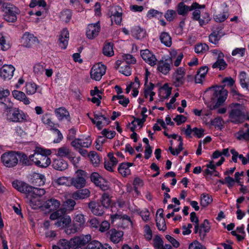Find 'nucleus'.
<instances>
[{
    "label": "nucleus",
    "mask_w": 249,
    "mask_h": 249,
    "mask_svg": "<svg viewBox=\"0 0 249 249\" xmlns=\"http://www.w3.org/2000/svg\"><path fill=\"white\" fill-rule=\"evenodd\" d=\"M228 91L222 87L208 89L203 95V99L208 107L213 110L221 106L226 100Z\"/></svg>",
    "instance_id": "obj_1"
},
{
    "label": "nucleus",
    "mask_w": 249,
    "mask_h": 249,
    "mask_svg": "<svg viewBox=\"0 0 249 249\" xmlns=\"http://www.w3.org/2000/svg\"><path fill=\"white\" fill-rule=\"evenodd\" d=\"M205 8V5L199 4L196 2L192 4V18L197 21L201 26L208 23L211 20L210 14L206 11Z\"/></svg>",
    "instance_id": "obj_2"
},
{
    "label": "nucleus",
    "mask_w": 249,
    "mask_h": 249,
    "mask_svg": "<svg viewBox=\"0 0 249 249\" xmlns=\"http://www.w3.org/2000/svg\"><path fill=\"white\" fill-rule=\"evenodd\" d=\"M245 107L242 104L233 103L231 105V110L229 113V118L231 122L238 124L244 122V111H245Z\"/></svg>",
    "instance_id": "obj_3"
},
{
    "label": "nucleus",
    "mask_w": 249,
    "mask_h": 249,
    "mask_svg": "<svg viewBox=\"0 0 249 249\" xmlns=\"http://www.w3.org/2000/svg\"><path fill=\"white\" fill-rule=\"evenodd\" d=\"M147 112V109L146 107H143L142 108L141 111V115H142V118L141 119H136L133 121L131 123V124H130L128 127H127V129H130L132 133L130 134V138L134 140H137V134L136 133L134 132V131L135 129L138 128L140 129L143 124V123L145 121V119L147 116V115L146 113Z\"/></svg>",
    "instance_id": "obj_4"
},
{
    "label": "nucleus",
    "mask_w": 249,
    "mask_h": 249,
    "mask_svg": "<svg viewBox=\"0 0 249 249\" xmlns=\"http://www.w3.org/2000/svg\"><path fill=\"white\" fill-rule=\"evenodd\" d=\"M4 11V18L9 22H14L17 19V15L18 14L20 11L14 5L5 3L2 5Z\"/></svg>",
    "instance_id": "obj_5"
},
{
    "label": "nucleus",
    "mask_w": 249,
    "mask_h": 249,
    "mask_svg": "<svg viewBox=\"0 0 249 249\" xmlns=\"http://www.w3.org/2000/svg\"><path fill=\"white\" fill-rule=\"evenodd\" d=\"M17 153L18 152L13 151L3 153L1 156V160L4 165L8 168L16 166L18 161Z\"/></svg>",
    "instance_id": "obj_6"
},
{
    "label": "nucleus",
    "mask_w": 249,
    "mask_h": 249,
    "mask_svg": "<svg viewBox=\"0 0 249 249\" xmlns=\"http://www.w3.org/2000/svg\"><path fill=\"white\" fill-rule=\"evenodd\" d=\"M75 174V177L71 179V184L77 189L84 187L86 185L87 173L82 170H78L76 171Z\"/></svg>",
    "instance_id": "obj_7"
},
{
    "label": "nucleus",
    "mask_w": 249,
    "mask_h": 249,
    "mask_svg": "<svg viewBox=\"0 0 249 249\" xmlns=\"http://www.w3.org/2000/svg\"><path fill=\"white\" fill-rule=\"evenodd\" d=\"M91 240L89 234L75 236L71 239V243L72 248L77 249L86 245Z\"/></svg>",
    "instance_id": "obj_8"
},
{
    "label": "nucleus",
    "mask_w": 249,
    "mask_h": 249,
    "mask_svg": "<svg viewBox=\"0 0 249 249\" xmlns=\"http://www.w3.org/2000/svg\"><path fill=\"white\" fill-rule=\"evenodd\" d=\"M185 69L183 67L178 68L173 74L172 82L176 87L181 86L185 81Z\"/></svg>",
    "instance_id": "obj_9"
},
{
    "label": "nucleus",
    "mask_w": 249,
    "mask_h": 249,
    "mask_svg": "<svg viewBox=\"0 0 249 249\" xmlns=\"http://www.w3.org/2000/svg\"><path fill=\"white\" fill-rule=\"evenodd\" d=\"M106 67L105 65L97 64L94 65L90 71V77L92 79L99 81L106 73Z\"/></svg>",
    "instance_id": "obj_10"
},
{
    "label": "nucleus",
    "mask_w": 249,
    "mask_h": 249,
    "mask_svg": "<svg viewBox=\"0 0 249 249\" xmlns=\"http://www.w3.org/2000/svg\"><path fill=\"white\" fill-rule=\"evenodd\" d=\"M91 145V141H71V145L83 156H88V151L84 148H88Z\"/></svg>",
    "instance_id": "obj_11"
},
{
    "label": "nucleus",
    "mask_w": 249,
    "mask_h": 249,
    "mask_svg": "<svg viewBox=\"0 0 249 249\" xmlns=\"http://www.w3.org/2000/svg\"><path fill=\"white\" fill-rule=\"evenodd\" d=\"M141 55L142 59L149 65L153 67L157 65L158 60L155 55L149 50L145 49L141 51Z\"/></svg>",
    "instance_id": "obj_12"
},
{
    "label": "nucleus",
    "mask_w": 249,
    "mask_h": 249,
    "mask_svg": "<svg viewBox=\"0 0 249 249\" xmlns=\"http://www.w3.org/2000/svg\"><path fill=\"white\" fill-rule=\"evenodd\" d=\"M13 187L18 191L22 193L31 195L33 186L29 185L27 183L20 181L18 180H15L12 182Z\"/></svg>",
    "instance_id": "obj_13"
},
{
    "label": "nucleus",
    "mask_w": 249,
    "mask_h": 249,
    "mask_svg": "<svg viewBox=\"0 0 249 249\" xmlns=\"http://www.w3.org/2000/svg\"><path fill=\"white\" fill-rule=\"evenodd\" d=\"M15 71V68L11 65H4L0 70V76L4 80L11 79Z\"/></svg>",
    "instance_id": "obj_14"
},
{
    "label": "nucleus",
    "mask_w": 249,
    "mask_h": 249,
    "mask_svg": "<svg viewBox=\"0 0 249 249\" xmlns=\"http://www.w3.org/2000/svg\"><path fill=\"white\" fill-rule=\"evenodd\" d=\"M120 7H115L111 8L108 12V15L111 18V22L114 20L116 24L120 25L122 20L123 13L119 12Z\"/></svg>",
    "instance_id": "obj_15"
},
{
    "label": "nucleus",
    "mask_w": 249,
    "mask_h": 249,
    "mask_svg": "<svg viewBox=\"0 0 249 249\" xmlns=\"http://www.w3.org/2000/svg\"><path fill=\"white\" fill-rule=\"evenodd\" d=\"M22 43L24 47L29 48L35 44H38V40L33 34L26 32L22 37Z\"/></svg>",
    "instance_id": "obj_16"
},
{
    "label": "nucleus",
    "mask_w": 249,
    "mask_h": 249,
    "mask_svg": "<svg viewBox=\"0 0 249 249\" xmlns=\"http://www.w3.org/2000/svg\"><path fill=\"white\" fill-rule=\"evenodd\" d=\"M100 31L99 21L95 24H89L88 26L86 32L87 36L88 38L92 39L95 37Z\"/></svg>",
    "instance_id": "obj_17"
},
{
    "label": "nucleus",
    "mask_w": 249,
    "mask_h": 249,
    "mask_svg": "<svg viewBox=\"0 0 249 249\" xmlns=\"http://www.w3.org/2000/svg\"><path fill=\"white\" fill-rule=\"evenodd\" d=\"M9 120L13 122H22L26 120L24 113L20 112L18 108H14Z\"/></svg>",
    "instance_id": "obj_18"
},
{
    "label": "nucleus",
    "mask_w": 249,
    "mask_h": 249,
    "mask_svg": "<svg viewBox=\"0 0 249 249\" xmlns=\"http://www.w3.org/2000/svg\"><path fill=\"white\" fill-rule=\"evenodd\" d=\"M132 36L138 40H143L146 37V32L145 29L137 26L131 29Z\"/></svg>",
    "instance_id": "obj_19"
},
{
    "label": "nucleus",
    "mask_w": 249,
    "mask_h": 249,
    "mask_svg": "<svg viewBox=\"0 0 249 249\" xmlns=\"http://www.w3.org/2000/svg\"><path fill=\"white\" fill-rule=\"evenodd\" d=\"M107 234L109 236V238L112 242L114 243H118L122 240L124 232L112 229L108 231Z\"/></svg>",
    "instance_id": "obj_20"
},
{
    "label": "nucleus",
    "mask_w": 249,
    "mask_h": 249,
    "mask_svg": "<svg viewBox=\"0 0 249 249\" xmlns=\"http://www.w3.org/2000/svg\"><path fill=\"white\" fill-rule=\"evenodd\" d=\"M69 38V33L68 31L66 29H63L59 36L58 38L59 45L62 49H65L66 48L68 44Z\"/></svg>",
    "instance_id": "obj_21"
},
{
    "label": "nucleus",
    "mask_w": 249,
    "mask_h": 249,
    "mask_svg": "<svg viewBox=\"0 0 249 249\" xmlns=\"http://www.w3.org/2000/svg\"><path fill=\"white\" fill-rule=\"evenodd\" d=\"M199 234L201 240L203 239L207 233L210 231L211 226L208 219H204L203 223L199 225Z\"/></svg>",
    "instance_id": "obj_22"
},
{
    "label": "nucleus",
    "mask_w": 249,
    "mask_h": 249,
    "mask_svg": "<svg viewBox=\"0 0 249 249\" xmlns=\"http://www.w3.org/2000/svg\"><path fill=\"white\" fill-rule=\"evenodd\" d=\"M208 71L209 68L207 66H204L200 67L195 76L196 83H201L205 79Z\"/></svg>",
    "instance_id": "obj_23"
},
{
    "label": "nucleus",
    "mask_w": 249,
    "mask_h": 249,
    "mask_svg": "<svg viewBox=\"0 0 249 249\" xmlns=\"http://www.w3.org/2000/svg\"><path fill=\"white\" fill-rule=\"evenodd\" d=\"M45 193L46 192L44 189L33 187L30 195L31 196L33 197L30 200L31 206L36 205V204H34V202L36 201V198L43 196Z\"/></svg>",
    "instance_id": "obj_24"
},
{
    "label": "nucleus",
    "mask_w": 249,
    "mask_h": 249,
    "mask_svg": "<svg viewBox=\"0 0 249 249\" xmlns=\"http://www.w3.org/2000/svg\"><path fill=\"white\" fill-rule=\"evenodd\" d=\"M89 195V191L87 189H84L74 192L71 195V197L75 200L83 199L88 197Z\"/></svg>",
    "instance_id": "obj_25"
},
{
    "label": "nucleus",
    "mask_w": 249,
    "mask_h": 249,
    "mask_svg": "<svg viewBox=\"0 0 249 249\" xmlns=\"http://www.w3.org/2000/svg\"><path fill=\"white\" fill-rule=\"evenodd\" d=\"M139 86L140 84L138 79L137 78H135L134 82H131L130 84L127 86L125 89L126 92L128 93L131 90H132L131 94L133 97H136L139 93L138 89L139 88Z\"/></svg>",
    "instance_id": "obj_26"
},
{
    "label": "nucleus",
    "mask_w": 249,
    "mask_h": 249,
    "mask_svg": "<svg viewBox=\"0 0 249 249\" xmlns=\"http://www.w3.org/2000/svg\"><path fill=\"white\" fill-rule=\"evenodd\" d=\"M88 207L91 212L96 215H102L104 212L99 204L94 201L89 203Z\"/></svg>",
    "instance_id": "obj_27"
},
{
    "label": "nucleus",
    "mask_w": 249,
    "mask_h": 249,
    "mask_svg": "<svg viewBox=\"0 0 249 249\" xmlns=\"http://www.w3.org/2000/svg\"><path fill=\"white\" fill-rule=\"evenodd\" d=\"M86 249H112L108 245H103L97 240L89 241L86 247Z\"/></svg>",
    "instance_id": "obj_28"
},
{
    "label": "nucleus",
    "mask_w": 249,
    "mask_h": 249,
    "mask_svg": "<svg viewBox=\"0 0 249 249\" xmlns=\"http://www.w3.org/2000/svg\"><path fill=\"white\" fill-rule=\"evenodd\" d=\"M157 69L163 74H167L171 70L170 62H168L167 60L160 61L158 65Z\"/></svg>",
    "instance_id": "obj_29"
},
{
    "label": "nucleus",
    "mask_w": 249,
    "mask_h": 249,
    "mask_svg": "<svg viewBox=\"0 0 249 249\" xmlns=\"http://www.w3.org/2000/svg\"><path fill=\"white\" fill-rule=\"evenodd\" d=\"M172 88L167 84H164L160 88L159 91V95L160 99H165L169 97L171 93Z\"/></svg>",
    "instance_id": "obj_30"
},
{
    "label": "nucleus",
    "mask_w": 249,
    "mask_h": 249,
    "mask_svg": "<svg viewBox=\"0 0 249 249\" xmlns=\"http://www.w3.org/2000/svg\"><path fill=\"white\" fill-rule=\"evenodd\" d=\"M240 83L242 88L249 91V77L244 71H241L239 75Z\"/></svg>",
    "instance_id": "obj_31"
},
{
    "label": "nucleus",
    "mask_w": 249,
    "mask_h": 249,
    "mask_svg": "<svg viewBox=\"0 0 249 249\" xmlns=\"http://www.w3.org/2000/svg\"><path fill=\"white\" fill-rule=\"evenodd\" d=\"M71 222V218L70 216L65 213L64 215L55 222L54 225L57 227L64 228L68 226Z\"/></svg>",
    "instance_id": "obj_32"
},
{
    "label": "nucleus",
    "mask_w": 249,
    "mask_h": 249,
    "mask_svg": "<svg viewBox=\"0 0 249 249\" xmlns=\"http://www.w3.org/2000/svg\"><path fill=\"white\" fill-rule=\"evenodd\" d=\"M192 5L188 6L183 2H180L177 7V11L178 15L185 16L187 14L189 11H191Z\"/></svg>",
    "instance_id": "obj_33"
},
{
    "label": "nucleus",
    "mask_w": 249,
    "mask_h": 249,
    "mask_svg": "<svg viewBox=\"0 0 249 249\" xmlns=\"http://www.w3.org/2000/svg\"><path fill=\"white\" fill-rule=\"evenodd\" d=\"M12 94L15 99L23 102L25 105L30 104L29 99L23 92L15 90L13 91Z\"/></svg>",
    "instance_id": "obj_34"
},
{
    "label": "nucleus",
    "mask_w": 249,
    "mask_h": 249,
    "mask_svg": "<svg viewBox=\"0 0 249 249\" xmlns=\"http://www.w3.org/2000/svg\"><path fill=\"white\" fill-rule=\"evenodd\" d=\"M55 113L59 120H62L65 118L69 121H70L69 112L64 108L60 107L56 109Z\"/></svg>",
    "instance_id": "obj_35"
},
{
    "label": "nucleus",
    "mask_w": 249,
    "mask_h": 249,
    "mask_svg": "<svg viewBox=\"0 0 249 249\" xmlns=\"http://www.w3.org/2000/svg\"><path fill=\"white\" fill-rule=\"evenodd\" d=\"M38 161H36L37 166L41 168H46L51 162V159L48 156H39Z\"/></svg>",
    "instance_id": "obj_36"
},
{
    "label": "nucleus",
    "mask_w": 249,
    "mask_h": 249,
    "mask_svg": "<svg viewBox=\"0 0 249 249\" xmlns=\"http://www.w3.org/2000/svg\"><path fill=\"white\" fill-rule=\"evenodd\" d=\"M60 205V202L54 198H51L46 201L45 207L51 210H56Z\"/></svg>",
    "instance_id": "obj_37"
},
{
    "label": "nucleus",
    "mask_w": 249,
    "mask_h": 249,
    "mask_svg": "<svg viewBox=\"0 0 249 249\" xmlns=\"http://www.w3.org/2000/svg\"><path fill=\"white\" fill-rule=\"evenodd\" d=\"M200 205L202 207H206L213 201L212 197L208 194L203 193L200 197Z\"/></svg>",
    "instance_id": "obj_38"
},
{
    "label": "nucleus",
    "mask_w": 249,
    "mask_h": 249,
    "mask_svg": "<svg viewBox=\"0 0 249 249\" xmlns=\"http://www.w3.org/2000/svg\"><path fill=\"white\" fill-rule=\"evenodd\" d=\"M235 137L239 140H249V129L246 128L239 130L235 134Z\"/></svg>",
    "instance_id": "obj_39"
},
{
    "label": "nucleus",
    "mask_w": 249,
    "mask_h": 249,
    "mask_svg": "<svg viewBox=\"0 0 249 249\" xmlns=\"http://www.w3.org/2000/svg\"><path fill=\"white\" fill-rule=\"evenodd\" d=\"M88 157L94 166L97 167L99 165L100 162V159L97 153L95 151H90L88 154Z\"/></svg>",
    "instance_id": "obj_40"
},
{
    "label": "nucleus",
    "mask_w": 249,
    "mask_h": 249,
    "mask_svg": "<svg viewBox=\"0 0 249 249\" xmlns=\"http://www.w3.org/2000/svg\"><path fill=\"white\" fill-rule=\"evenodd\" d=\"M161 42L167 47H170L172 45V39L169 34L163 32L160 36Z\"/></svg>",
    "instance_id": "obj_41"
},
{
    "label": "nucleus",
    "mask_w": 249,
    "mask_h": 249,
    "mask_svg": "<svg viewBox=\"0 0 249 249\" xmlns=\"http://www.w3.org/2000/svg\"><path fill=\"white\" fill-rule=\"evenodd\" d=\"M229 17L228 10L226 9L222 12H218L216 13L213 17L215 21L221 22L225 21Z\"/></svg>",
    "instance_id": "obj_42"
},
{
    "label": "nucleus",
    "mask_w": 249,
    "mask_h": 249,
    "mask_svg": "<svg viewBox=\"0 0 249 249\" xmlns=\"http://www.w3.org/2000/svg\"><path fill=\"white\" fill-rule=\"evenodd\" d=\"M53 166L56 170L63 171L67 168V163L62 160H55L53 161Z\"/></svg>",
    "instance_id": "obj_43"
},
{
    "label": "nucleus",
    "mask_w": 249,
    "mask_h": 249,
    "mask_svg": "<svg viewBox=\"0 0 249 249\" xmlns=\"http://www.w3.org/2000/svg\"><path fill=\"white\" fill-rule=\"evenodd\" d=\"M66 213V209L65 208H61L56 211L53 213L50 216V218L51 220H59L61 217L65 214Z\"/></svg>",
    "instance_id": "obj_44"
},
{
    "label": "nucleus",
    "mask_w": 249,
    "mask_h": 249,
    "mask_svg": "<svg viewBox=\"0 0 249 249\" xmlns=\"http://www.w3.org/2000/svg\"><path fill=\"white\" fill-rule=\"evenodd\" d=\"M103 53L107 56H111L113 55V44L110 42L105 43L103 49Z\"/></svg>",
    "instance_id": "obj_45"
},
{
    "label": "nucleus",
    "mask_w": 249,
    "mask_h": 249,
    "mask_svg": "<svg viewBox=\"0 0 249 249\" xmlns=\"http://www.w3.org/2000/svg\"><path fill=\"white\" fill-rule=\"evenodd\" d=\"M209 50V46L205 43L197 44L195 46V51L197 54H204Z\"/></svg>",
    "instance_id": "obj_46"
},
{
    "label": "nucleus",
    "mask_w": 249,
    "mask_h": 249,
    "mask_svg": "<svg viewBox=\"0 0 249 249\" xmlns=\"http://www.w3.org/2000/svg\"><path fill=\"white\" fill-rule=\"evenodd\" d=\"M145 143V149L144 151V157L145 159L148 160L152 155L153 147L150 146L149 141H143Z\"/></svg>",
    "instance_id": "obj_47"
},
{
    "label": "nucleus",
    "mask_w": 249,
    "mask_h": 249,
    "mask_svg": "<svg viewBox=\"0 0 249 249\" xmlns=\"http://www.w3.org/2000/svg\"><path fill=\"white\" fill-rule=\"evenodd\" d=\"M227 66V64L223 58H218L217 61L214 62L212 66V67L214 68L219 69L220 70H224Z\"/></svg>",
    "instance_id": "obj_48"
},
{
    "label": "nucleus",
    "mask_w": 249,
    "mask_h": 249,
    "mask_svg": "<svg viewBox=\"0 0 249 249\" xmlns=\"http://www.w3.org/2000/svg\"><path fill=\"white\" fill-rule=\"evenodd\" d=\"M57 155L60 157H68L69 158L70 156V150L69 147L66 146H62L57 150ZM71 158H73L71 157Z\"/></svg>",
    "instance_id": "obj_49"
},
{
    "label": "nucleus",
    "mask_w": 249,
    "mask_h": 249,
    "mask_svg": "<svg viewBox=\"0 0 249 249\" xmlns=\"http://www.w3.org/2000/svg\"><path fill=\"white\" fill-rule=\"evenodd\" d=\"M154 86L151 85L149 87L145 89L144 91V96L146 98L149 97V101L152 102L153 101V96L155 95V93L153 91Z\"/></svg>",
    "instance_id": "obj_50"
},
{
    "label": "nucleus",
    "mask_w": 249,
    "mask_h": 249,
    "mask_svg": "<svg viewBox=\"0 0 249 249\" xmlns=\"http://www.w3.org/2000/svg\"><path fill=\"white\" fill-rule=\"evenodd\" d=\"M162 12L154 9H151L147 12L146 17L150 19L153 18H160L162 17Z\"/></svg>",
    "instance_id": "obj_51"
},
{
    "label": "nucleus",
    "mask_w": 249,
    "mask_h": 249,
    "mask_svg": "<svg viewBox=\"0 0 249 249\" xmlns=\"http://www.w3.org/2000/svg\"><path fill=\"white\" fill-rule=\"evenodd\" d=\"M37 89V86L34 83L29 82L26 84V91L28 94H34L36 93Z\"/></svg>",
    "instance_id": "obj_52"
},
{
    "label": "nucleus",
    "mask_w": 249,
    "mask_h": 249,
    "mask_svg": "<svg viewBox=\"0 0 249 249\" xmlns=\"http://www.w3.org/2000/svg\"><path fill=\"white\" fill-rule=\"evenodd\" d=\"M34 151L35 154L39 156H48L52 153L51 150L44 149L40 147H36Z\"/></svg>",
    "instance_id": "obj_53"
},
{
    "label": "nucleus",
    "mask_w": 249,
    "mask_h": 249,
    "mask_svg": "<svg viewBox=\"0 0 249 249\" xmlns=\"http://www.w3.org/2000/svg\"><path fill=\"white\" fill-rule=\"evenodd\" d=\"M193 131V136L197 139H200L205 135V130L201 127H194Z\"/></svg>",
    "instance_id": "obj_54"
},
{
    "label": "nucleus",
    "mask_w": 249,
    "mask_h": 249,
    "mask_svg": "<svg viewBox=\"0 0 249 249\" xmlns=\"http://www.w3.org/2000/svg\"><path fill=\"white\" fill-rule=\"evenodd\" d=\"M111 199L107 193H104L102 196L101 203L103 207L107 208L110 205Z\"/></svg>",
    "instance_id": "obj_55"
},
{
    "label": "nucleus",
    "mask_w": 249,
    "mask_h": 249,
    "mask_svg": "<svg viewBox=\"0 0 249 249\" xmlns=\"http://www.w3.org/2000/svg\"><path fill=\"white\" fill-rule=\"evenodd\" d=\"M179 143L178 145V147L177 148L174 149L172 146H170L169 147V150L171 152V153L174 155H178L180 152L183 149V141H179Z\"/></svg>",
    "instance_id": "obj_56"
},
{
    "label": "nucleus",
    "mask_w": 249,
    "mask_h": 249,
    "mask_svg": "<svg viewBox=\"0 0 249 249\" xmlns=\"http://www.w3.org/2000/svg\"><path fill=\"white\" fill-rule=\"evenodd\" d=\"M144 236L148 241H150L152 238V231L148 225H146L144 227Z\"/></svg>",
    "instance_id": "obj_57"
},
{
    "label": "nucleus",
    "mask_w": 249,
    "mask_h": 249,
    "mask_svg": "<svg viewBox=\"0 0 249 249\" xmlns=\"http://www.w3.org/2000/svg\"><path fill=\"white\" fill-rule=\"evenodd\" d=\"M71 13L69 10H66L63 11L61 14L60 18L61 19L65 22H68L71 19Z\"/></svg>",
    "instance_id": "obj_58"
},
{
    "label": "nucleus",
    "mask_w": 249,
    "mask_h": 249,
    "mask_svg": "<svg viewBox=\"0 0 249 249\" xmlns=\"http://www.w3.org/2000/svg\"><path fill=\"white\" fill-rule=\"evenodd\" d=\"M221 36L218 32H213L209 36V40L211 43L216 44Z\"/></svg>",
    "instance_id": "obj_59"
},
{
    "label": "nucleus",
    "mask_w": 249,
    "mask_h": 249,
    "mask_svg": "<svg viewBox=\"0 0 249 249\" xmlns=\"http://www.w3.org/2000/svg\"><path fill=\"white\" fill-rule=\"evenodd\" d=\"M163 244V241L160 235H156L153 239V247L155 249H159V247Z\"/></svg>",
    "instance_id": "obj_60"
},
{
    "label": "nucleus",
    "mask_w": 249,
    "mask_h": 249,
    "mask_svg": "<svg viewBox=\"0 0 249 249\" xmlns=\"http://www.w3.org/2000/svg\"><path fill=\"white\" fill-rule=\"evenodd\" d=\"M90 179L92 182L95 184L101 183L103 181V178L100 176L99 174L96 172L92 173L90 175Z\"/></svg>",
    "instance_id": "obj_61"
},
{
    "label": "nucleus",
    "mask_w": 249,
    "mask_h": 249,
    "mask_svg": "<svg viewBox=\"0 0 249 249\" xmlns=\"http://www.w3.org/2000/svg\"><path fill=\"white\" fill-rule=\"evenodd\" d=\"M103 121L102 120L97 121L96 122V126L99 129L101 130L104 126L109 124L110 121L108 118L103 117Z\"/></svg>",
    "instance_id": "obj_62"
},
{
    "label": "nucleus",
    "mask_w": 249,
    "mask_h": 249,
    "mask_svg": "<svg viewBox=\"0 0 249 249\" xmlns=\"http://www.w3.org/2000/svg\"><path fill=\"white\" fill-rule=\"evenodd\" d=\"M193 128H192L190 124H187L185 127L182 128V131L186 136L187 138L190 139L193 136Z\"/></svg>",
    "instance_id": "obj_63"
},
{
    "label": "nucleus",
    "mask_w": 249,
    "mask_h": 249,
    "mask_svg": "<svg viewBox=\"0 0 249 249\" xmlns=\"http://www.w3.org/2000/svg\"><path fill=\"white\" fill-rule=\"evenodd\" d=\"M18 152L17 156H18L20 159V162L25 165H29L30 164V161L27 156L23 153Z\"/></svg>",
    "instance_id": "obj_64"
}]
</instances>
